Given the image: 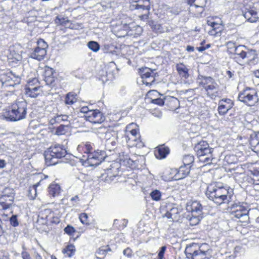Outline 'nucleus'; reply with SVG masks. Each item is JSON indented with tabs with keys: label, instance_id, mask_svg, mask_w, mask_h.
<instances>
[{
	"label": "nucleus",
	"instance_id": "1",
	"mask_svg": "<svg viewBox=\"0 0 259 259\" xmlns=\"http://www.w3.org/2000/svg\"><path fill=\"white\" fill-rule=\"evenodd\" d=\"M27 106L26 102L23 99L16 100L5 115V118L13 121L25 118L27 113Z\"/></svg>",
	"mask_w": 259,
	"mask_h": 259
},
{
	"label": "nucleus",
	"instance_id": "2",
	"mask_svg": "<svg viewBox=\"0 0 259 259\" xmlns=\"http://www.w3.org/2000/svg\"><path fill=\"white\" fill-rule=\"evenodd\" d=\"M124 138L129 147L141 148L144 146V143L140 139V135L137 128V125L134 123L126 126Z\"/></svg>",
	"mask_w": 259,
	"mask_h": 259
},
{
	"label": "nucleus",
	"instance_id": "3",
	"mask_svg": "<svg viewBox=\"0 0 259 259\" xmlns=\"http://www.w3.org/2000/svg\"><path fill=\"white\" fill-rule=\"evenodd\" d=\"M67 151L63 145H55L45 151L44 156L46 164L49 166L58 163V159L65 157Z\"/></svg>",
	"mask_w": 259,
	"mask_h": 259
},
{
	"label": "nucleus",
	"instance_id": "4",
	"mask_svg": "<svg viewBox=\"0 0 259 259\" xmlns=\"http://www.w3.org/2000/svg\"><path fill=\"white\" fill-rule=\"evenodd\" d=\"M198 83L211 99H214L220 95L219 85L212 77L201 76L198 78Z\"/></svg>",
	"mask_w": 259,
	"mask_h": 259
},
{
	"label": "nucleus",
	"instance_id": "5",
	"mask_svg": "<svg viewBox=\"0 0 259 259\" xmlns=\"http://www.w3.org/2000/svg\"><path fill=\"white\" fill-rule=\"evenodd\" d=\"M194 149L200 160L209 162L212 159L213 149L206 141H202L198 143Z\"/></svg>",
	"mask_w": 259,
	"mask_h": 259
},
{
	"label": "nucleus",
	"instance_id": "6",
	"mask_svg": "<svg viewBox=\"0 0 259 259\" xmlns=\"http://www.w3.org/2000/svg\"><path fill=\"white\" fill-rule=\"evenodd\" d=\"M238 98L240 101L249 106L254 105L258 100L256 91L250 88H247L240 92Z\"/></svg>",
	"mask_w": 259,
	"mask_h": 259
},
{
	"label": "nucleus",
	"instance_id": "7",
	"mask_svg": "<svg viewBox=\"0 0 259 259\" xmlns=\"http://www.w3.org/2000/svg\"><path fill=\"white\" fill-rule=\"evenodd\" d=\"M228 51L234 55V58L237 61H240L249 57L250 52L246 51V48L243 45L236 46L234 43L229 42L228 44Z\"/></svg>",
	"mask_w": 259,
	"mask_h": 259
},
{
	"label": "nucleus",
	"instance_id": "8",
	"mask_svg": "<svg viewBox=\"0 0 259 259\" xmlns=\"http://www.w3.org/2000/svg\"><path fill=\"white\" fill-rule=\"evenodd\" d=\"M120 164L116 162L113 163L110 168L107 169L106 171L102 174L101 176L102 180L107 183H110L114 180L115 178L118 177V179L121 178V174L119 175Z\"/></svg>",
	"mask_w": 259,
	"mask_h": 259
},
{
	"label": "nucleus",
	"instance_id": "9",
	"mask_svg": "<svg viewBox=\"0 0 259 259\" xmlns=\"http://www.w3.org/2000/svg\"><path fill=\"white\" fill-rule=\"evenodd\" d=\"M140 76L142 78V81L146 85H151L154 83L155 77L157 74L155 70H152L148 67L140 69Z\"/></svg>",
	"mask_w": 259,
	"mask_h": 259
},
{
	"label": "nucleus",
	"instance_id": "10",
	"mask_svg": "<svg viewBox=\"0 0 259 259\" xmlns=\"http://www.w3.org/2000/svg\"><path fill=\"white\" fill-rule=\"evenodd\" d=\"M182 209L176 204H171L167 206L164 217L172 222H178L181 217Z\"/></svg>",
	"mask_w": 259,
	"mask_h": 259
},
{
	"label": "nucleus",
	"instance_id": "11",
	"mask_svg": "<svg viewBox=\"0 0 259 259\" xmlns=\"http://www.w3.org/2000/svg\"><path fill=\"white\" fill-rule=\"evenodd\" d=\"M37 45L38 46L31 53L30 56L33 59L40 61L44 59L47 54L46 49L48 48V45L42 39L37 41Z\"/></svg>",
	"mask_w": 259,
	"mask_h": 259
},
{
	"label": "nucleus",
	"instance_id": "12",
	"mask_svg": "<svg viewBox=\"0 0 259 259\" xmlns=\"http://www.w3.org/2000/svg\"><path fill=\"white\" fill-rule=\"evenodd\" d=\"M105 158L104 151L97 150L88 155L86 162L90 166H97L100 164Z\"/></svg>",
	"mask_w": 259,
	"mask_h": 259
},
{
	"label": "nucleus",
	"instance_id": "13",
	"mask_svg": "<svg viewBox=\"0 0 259 259\" xmlns=\"http://www.w3.org/2000/svg\"><path fill=\"white\" fill-rule=\"evenodd\" d=\"M118 159L120 167L122 165L131 169H135L137 167L138 161L132 158L127 152H121L119 153Z\"/></svg>",
	"mask_w": 259,
	"mask_h": 259
},
{
	"label": "nucleus",
	"instance_id": "14",
	"mask_svg": "<svg viewBox=\"0 0 259 259\" xmlns=\"http://www.w3.org/2000/svg\"><path fill=\"white\" fill-rule=\"evenodd\" d=\"M1 81L4 87H15L16 85L20 84L21 79L19 76H16L11 72L4 74L2 76Z\"/></svg>",
	"mask_w": 259,
	"mask_h": 259
},
{
	"label": "nucleus",
	"instance_id": "15",
	"mask_svg": "<svg viewBox=\"0 0 259 259\" xmlns=\"http://www.w3.org/2000/svg\"><path fill=\"white\" fill-rule=\"evenodd\" d=\"M232 214L236 218H242V222H245L249 219L248 216V210L245 207L241 205L233 204L231 205Z\"/></svg>",
	"mask_w": 259,
	"mask_h": 259
},
{
	"label": "nucleus",
	"instance_id": "16",
	"mask_svg": "<svg viewBox=\"0 0 259 259\" xmlns=\"http://www.w3.org/2000/svg\"><path fill=\"white\" fill-rule=\"evenodd\" d=\"M84 117L87 121L93 123H101L105 120V117L98 110H90Z\"/></svg>",
	"mask_w": 259,
	"mask_h": 259
},
{
	"label": "nucleus",
	"instance_id": "17",
	"mask_svg": "<svg viewBox=\"0 0 259 259\" xmlns=\"http://www.w3.org/2000/svg\"><path fill=\"white\" fill-rule=\"evenodd\" d=\"M211 252L207 244H202L191 259H211Z\"/></svg>",
	"mask_w": 259,
	"mask_h": 259
},
{
	"label": "nucleus",
	"instance_id": "18",
	"mask_svg": "<svg viewBox=\"0 0 259 259\" xmlns=\"http://www.w3.org/2000/svg\"><path fill=\"white\" fill-rule=\"evenodd\" d=\"M234 103L230 99H223L219 102L218 110L219 114L221 115H224L233 106Z\"/></svg>",
	"mask_w": 259,
	"mask_h": 259
},
{
	"label": "nucleus",
	"instance_id": "19",
	"mask_svg": "<svg viewBox=\"0 0 259 259\" xmlns=\"http://www.w3.org/2000/svg\"><path fill=\"white\" fill-rule=\"evenodd\" d=\"M188 211L191 212L192 215H201L202 212V206L197 201L188 202L186 206Z\"/></svg>",
	"mask_w": 259,
	"mask_h": 259
},
{
	"label": "nucleus",
	"instance_id": "20",
	"mask_svg": "<svg viewBox=\"0 0 259 259\" xmlns=\"http://www.w3.org/2000/svg\"><path fill=\"white\" fill-rule=\"evenodd\" d=\"M56 73L51 68L46 67L44 72V80L46 84L51 86L55 85Z\"/></svg>",
	"mask_w": 259,
	"mask_h": 259
},
{
	"label": "nucleus",
	"instance_id": "21",
	"mask_svg": "<svg viewBox=\"0 0 259 259\" xmlns=\"http://www.w3.org/2000/svg\"><path fill=\"white\" fill-rule=\"evenodd\" d=\"M208 199L217 205L223 203L228 204L231 199V195H208Z\"/></svg>",
	"mask_w": 259,
	"mask_h": 259
},
{
	"label": "nucleus",
	"instance_id": "22",
	"mask_svg": "<svg viewBox=\"0 0 259 259\" xmlns=\"http://www.w3.org/2000/svg\"><path fill=\"white\" fill-rule=\"evenodd\" d=\"M200 246L198 244L192 243L188 244L185 250V254L188 259H191Z\"/></svg>",
	"mask_w": 259,
	"mask_h": 259
},
{
	"label": "nucleus",
	"instance_id": "23",
	"mask_svg": "<svg viewBox=\"0 0 259 259\" xmlns=\"http://www.w3.org/2000/svg\"><path fill=\"white\" fill-rule=\"evenodd\" d=\"M13 195H2L0 197V206L3 209L10 208L14 201Z\"/></svg>",
	"mask_w": 259,
	"mask_h": 259
},
{
	"label": "nucleus",
	"instance_id": "24",
	"mask_svg": "<svg viewBox=\"0 0 259 259\" xmlns=\"http://www.w3.org/2000/svg\"><path fill=\"white\" fill-rule=\"evenodd\" d=\"M165 104L169 110H175L180 107L179 100L172 96H167L165 98Z\"/></svg>",
	"mask_w": 259,
	"mask_h": 259
},
{
	"label": "nucleus",
	"instance_id": "25",
	"mask_svg": "<svg viewBox=\"0 0 259 259\" xmlns=\"http://www.w3.org/2000/svg\"><path fill=\"white\" fill-rule=\"evenodd\" d=\"M208 24L211 27V29L209 31V34L213 36H220L223 30V26L214 22L208 21Z\"/></svg>",
	"mask_w": 259,
	"mask_h": 259
},
{
	"label": "nucleus",
	"instance_id": "26",
	"mask_svg": "<svg viewBox=\"0 0 259 259\" xmlns=\"http://www.w3.org/2000/svg\"><path fill=\"white\" fill-rule=\"evenodd\" d=\"M40 93V86L32 87L31 84H30L25 88V94L31 98H36Z\"/></svg>",
	"mask_w": 259,
	"mask_h": 259
},
{
	"label": "nucleus",
	"instance_id": "27",
	"mask_svg": "<svg viewBox=\"0 0 259 259\" xmlns=\"http://www.w3.org/2000/svg\"><path fill=\"white\" fill-rule=\"evenodd\" d=\"M218 188L219 186L215 183L211 184L209 185H207L206 184H204L200 187L201 192L205 193V194L217 193Z\"/></svg>",
	"mask_w": 259,
	"mask_h": 259
},
{
	"label": "nucleus",
	"instance_id": "28",
	"mask_svg": "<svg viewBox=\"0 0 259 259\" xmlns=\"http://www.w3.org/2000/svg\"><path fill=\"white\" fill-rule=\"evenodd\" d=\"M243 15L247 21L251 23L256 22L258 19L257 12L252 9L245 12Z\"/></svg>",
	"mask_w": 259,
	"mask_h": 259
},
{
	"label": "nucleus",
	"instance_id": "29",
	"mask_svg": "<svg viewBox=\"0 0 259 259\" xmlns=\"http://www.w3.org/2000/svg\"><path fill=\"white\" fill-rule=\"evenodd\" d=\"M136 4L133 5L131 6V9H142L143 10H150V2L149 0H140L138 2H135Z\"/></svg>",
	"mask_w": 259,
	"mask_h": 259
},
{
	"label": "nucleus",
	"instance_id": "30",
	"mask_svg": "<svg viewBox=\"0 0 259 259\" xmlns=\"http://www.w3.org/2000/svg\"><path fill=\"white\" fill-rule=\"evenodd\" d=\"M169 153V149L167 147L160 146L157 147L155 151V156L157 158L162 159L165 158Z\"/></svg>",
	"mask_w": 259,
	"mask_h": 259
},
{
	"label": "nucleus",
	"instance_id": "31",
	"mask_svg": "<svg viewBox=\"0 0 259 259\" xmlns=\"http://www.w3.org/2000/svg\"><path fill=\"white\" fill-rule=\"evenodd\" d=\"M68 116L66 115L61 114L56 115L50 119L49 123L51 125H53L55 123H60L62 121L68 122L69 123V121H68Z\"/></svg>",
	"mask_w": 259,
	"mask_h": 259
},
{
	"label": "nucleus",
	"instance_id": "32",
	"mask_svg": "<svg viewBox=\"0 0 259 259\" xmlns=\"http://www.w3.org/2000/svg\"><path fill=\"white\" fill-rule=\"evenodd\" d=\"M177 70L179 75L184 78H187L189 76L188 69L183 64L177 65Z\"/></svg>",
	"mask_w": 259,
	"mask_h": 259
},
{
	"label": "nucleus",
	"instance_id": "33",
	"mask_svg": "<svg viewBox=\"0 0 259 259\" xmlns=\"http://www.w3.org/2000/svg\"><path fill=\"white\" fill-rule=\"evenodd\" d=\"M117 141V136L114 134V137L112 139L109 141H106L105 146L106 149L110 151L113 150L116 147Z\"/></svg>",
	"mask_w": 259,
	"mask_h": 259
},
{
	"label": "nucleus",
	"instance_id": "34",
	"mask_svg": "<svg viewBox=\"0 0 259 259\" xmlns=\"http://www.w3.org/2000/svg\"><path fill=\"white\" fill-rule=\"evenodd\" d=\"M206 4V0H188V4L190 6H194L195 8H204Z\"/></svg>",
	"mask_w": 259,
	"mask_h": 259
},
{
	"label": "nucleus",
	"instance_id": "35",
	"mask_svg": "<svg viewBox=\"0 0 259 259\" xmlns=\"http://www.w3.org/2000/svg\"><path fill=\"white\" fill-rule=\"evenodd\" d=\"M61 192L60 186L56 183H52L49 187L50 194H59Z\"/></svg>",
	"mask_w": 259,
	"mask_h": 259
},
{
	"label": "nucleus",
	"instance_id": "36",
	"mask_svg": "<svg viewBox=\"0 0 259 259\" xmlns=\"http://www.w3.org/2000/svg\"><path fill=\"white\" fill-rule=\"evenodd\" d=\"M75 251V246L72 244L68 245L62 251L63 253H66L69 257L73 255Z\"/></svg>",
	"mask_w": 259,
	"mask_h": 259
},
{
	"label": "nucleus",
	"instance_id": "37",
	"mask_svg": "<svg viewBox=\"0 0 259 259\" xmlns=\"http://www.w3.org/2000/svg\"><path fill=\"white\" fill-rule=\"evenodd\" d=\"M217 193L222 194H231L233 192V189L227 186L223 187L219 185Z\"/></svg>",
	"mask_w": 259,
	"mask_h": 259
},
{
	"label": "nucleus",
	"instance_id": "38",
	"mask_svg": "<svg viewBox=\"0 0 259 259\" xmlns=\"http://www.w3.org/2000/svg\"><path fill=\"white\" fill-rule=\"evenodd\" d=\"M190 167L186 166H181L179 169L178 174L181 176L180 179L185 177L190 172Z\"/></svg>",
	"mask_w": 259,
	"mask_h": 259
},
{
	"label": "nucleus",
	"instance_id": "39",
	"mask_svg": "<svg viewBox=\"0 0 259 259\" xmlns=\"http://www.w3.org/2000/svg\"><path fill=\"white\" fill-rule=\"evenodd\" d=\"M194 157L191 155H186L184 156L183 159V164L185 166L191 167V165L194 162Z\"/></svg>",
	"mask_w": 259,
	"mask_h": 259
},
{
	"label": "nucleus",
	"instance_id": "40",
	"mask_svg": "<svg viewBox=\"0 0 259 259\" xmlns=\"http://www.w3.org/2000/svg\"><path fill=\"white\" fill-rule=\"evenodd\" d=\"M126 175L128 176H130V177H128L127 179L124 181V182L128 185H131L132 186L136 185L137 183V180L134 178L136 175L132 172L130 175Z\"/></svg>",
	"mask_w": 259,
	"mask_h": 259
},
{
	"label": "nucleus",
	"instance_id": "41",
	"mask_svg": "<svg viewBox=\"0 0 259 259\" xmlns=\"http://www.w3.org/2000/svg\"><path fill=\"white\" fill-rule=\"evenodd\" d=\"M99 79L102 81L103 83L106 82L110 80L112 77V73H107V72H104L102 70L99 74Z\"/></svg>",
	"mask_w": 259,
	"mask_h": 259
},
{
	"label": "nucleus",
	"instance_id": "42",
	"mask_svg": "<svg viewBox=\"0 0 259 259\" xmlns=\"http://www.w3.org/2000/svg\"><path fill=\"white\" fill-rule=\"evenodd\" d=\"M68 125L61 124L57 127L56 130V134L57 135H63L66 134L67 130H68Z\"/></svg>",
	"mask_w": 259,
	"mask_h": 259
},
{
	"label": "nucleus",
	"instance_id": "43",
	"mask_svg": "<svg viewBox=\"0 0 259 259\" xmlns=\"http://www.w3.org/2000/svg\"><path fill=\"white\" fill-rule=\"evenodd\" d=\"M149 23L153 31L158 33L163 32L164 30L160 24L155 23L153 21H149Z\"/></svg>",
	"mask_w": 259,
	"mask_h": 259
},
{
	"label": "nucleus",
	"instance_id": "44",
	"mask_svg": "<svg viewBox=\"0 0 259 259\" xmlns=\"http://www.w3.org/2000/svg\"><path fill=\"white\" fill-rule=\"evenodd\" d=\"M75 96L76 95H74L71 93L67 94L65 100V103L68 105L73 104L76 100Z\"/></svg>",
	"mask_w": 259,
	"mask_h": 259
},
{
	"label": "nucleus",
	"instance_id": "45",
	"mask_svg": "<svg viewBox=\"0 0 259 259\" xmlns=\"http://www.w3.org/2000/svg\"><path fill=\"white\" fill-rule=\"evenodd\" d=\"M106 255V253L104 247L98 248L95 253V257L97 259H102Z\"/></svg>",
	"mask_w": 259,
	"mask_h": 259
},
{
	"label": "nucleus",
	"instance_id": "46",
	"mask_svg": "<svg viewBox=\"0 0 259 259\" xmlns=\"http://www.w3.org/2000/svg\"><path fill=\"white\" fill-rule=\"evenodd\" d=\"M88 46L89 49L95 52H98L100 49L99 44L94 41H90L88 44Z\"/></svg>",
	"mask_w": 259,
	"mask_h": 259
},
{
	"label": "nucleus",
	"instance_id": "47",
	"mask_svg": "<svg viewBox=\"0 0 259 259\" xmlns=\"http://www.w3.org/2000/svg\"><path fill=\"white\" fill-rule=\"evenodd\" d=\"M131 25L132 26L130 27V28H131V31H135L134 33H131V34L139 35L142 33L143 29L141 26L139 25H135L133 24H132Z\"/></svg>",
	"mask_w": 259,
	"mask_h": 259
},
{
	"label": "nucleus",
	"instance_id": "48",
	"mask_svg": "<svg viewBox=\"0 0 259 259\" xmlns=\"http://www.w3.org/2000/svg\"><path fill=\"white\" fill-rule=\"evenodd\" d=\"M114 134L117 136V133L110 128L102 139H105L106 141H109L114 137Z\"/></svg>",
	"mask_w": 259,
	"mask_h": 259
},
{
	"label": "nucleus",
	"instance_id": "49",
	"mask_svg": "<svg viewBox=\"0 0 259 259\" xmlns=\"http://www.w3.org/2000/svg\"><path fill=\"white\" fill-rule=\"evenodd\" d=\"M110 127L100 126L97 129L96 133L100 138H102L105 134L108 131Z\"/></svg>",
	"mask_w": 259,
	"mask_h": 259
},
{
	"label": "nucleus",
	"instance_id": "50",
	"mask_svg": "<svg viewBox=\"0 0 259 259\" xmlns=\"http://www.w3.org/2000/svg\"><path fill=\"white\" fill-rule=\"evenodd\" d=\"M201 215H192L188 219L190 221V224L192 225L197 224L200 220Z\"/></svg>",
	"mask_w": 259,
	"mask_h": 259
},
{
	"label": "nucleus",
	"instance_id": "51",
	"mask_svg": "<svg viewBox=\"0 0 259 259\" xmlns=\"http://www.w3.org/2000/svg\"><path fill=\"white\" fill-rule=\"evenodd\" d=\"M10 224L14 227H16L19 225V222L17 219V215H12L10 218Z\"/></svg>",
	"mask_w": 259,
	"mask_h": 259
},
{
	"label": "nucleus",
	"instance_id": "52",
	"mask_svg": "<svg viewBox=\"0 0 259 259\" xmlns=\"http://www.w3.org/2000/svg\"><path fill=\"white\" fill-rule=\"evenodd\" d=\"M79 219H80V222L83 224H86V225L89 224L88 220V215L87 213H81L79 215Z\"/></svg>",
	"mask_w": 259,
	"mask_h": 259
},
{
	"label": "nucleus",
	"instance_id": "53",
	"mask_svg": "<svg viewBox=\"0 0 259 259\" xmlns=\"http://www.w3.org/2000/svg\"><path fill=\"white\" fill-rule=\"evenodd\" d=\"M250 143L252 146L257 147L259 146V133L254 138L250 140Z\"/></svg>",
	"mask_w": 259,
	"mask_h": 259
},
{
	"label": "nucleus",
	"instance_id": "54",
	"mask_svg": "<svg viewBox=\"0 0 259 259\" xmlns=\"http://www.w3.org/2000/svg\"><path fill=\"white\" fill-rule=\"evenodd\" d=\"M64 231L65 233L69 235H72L73 233L75 232V229L70 225H67V227L64 228Z\"/></svg>",
	"mask_w": 259,
	"mask_h": 259
},
{
	"label": "nucleus",
	"instance_id": "55",
	"mask_svg": "<svg viewBox=\"0 0 259 259\" xmlns=\"http://www.w3.org/2000/svg\"><path fill=\"white\" fill-rule=\"evenodd\" d=\"M161 195H147L145 197V199L147 201H149L150 199L158 201L161 199Z\"/></svg>",
	"mask_w": 259,
	"mask_h": 259
},
{
	"label": "nucleus",
	"instance_id": "56",
	"mask_svg": "<svg viewBox=\"0 0 259 259\" xmlns=\"http://www.w3.org/2000/svg\"><path fill=\"white\" fill-rule=\"evenodd\" d=\"M152 102L154 104H157L158 105H163L165 104V98L164 99L161 98H157L153 99Z\"/></svg>",
	"mask_w": 259,
	"mask_h": 259
},
{
	"label": "nucleus",
	"instance_id": "57",
	"mask_svg": "<svg viewBox=\"0 0 259 259\" xmlns=\"http://www.w3.org/2000/svg\"><path fill=\"white\" fill-rule=\"evenodd\" d=\"M82 149H83V150L84 151V152L85 153H87L88 154V155L89 153H92L91 152V151L92 150V147L91 145L89 143H87L84 145V147H82Z\"/></svg>",
	"mask_w": 259,
	"mask_h": 259
},
{
	"label": "nucleus",
	"instance_id": "58",
	"mask_svg": "<svg viewBox=\"0 0 259 259\" xmlns=\"http://www.w3.org/2000/svg\"><path fill=\"white\" fill-rule=\"evenodd\" d=\"M166 249V247L165 246H163L160 247V250L158 252V256L159 259H163L164 254L165 252V250Z\"/></svg>",
	"mask_w": 259,
	"mask_h": 259
},
{
	"label": "nucleus",
	"instance_id": "59",
	"mask_svg": "<svg viewBox=\"0 0 259 259\" xmlns=\"http://www.w3.org/2000/svg\"><path fill=\"white\" fill-rule=\"evenodd\" d=\"M30 84H31L32 87L39 86L38 80L34 78L28 82L27 86H29Z\"/></svg>",
	"mask_w": 259,
	"mask_h": 259
},
{
	"label": "nucleus",
	"instance_id": "60",
	"mask_svg": "<svg viewBox=\"0 0 259 259\" xmlns=\"http://www.w3.org/2000/svg\"><path fill=\"white\" fill-rule=\"evenodd\" d=\"M42 180H39L38 182H37L36 184L33 185L32 187H31L30 188V193H31L33 191H34V192L35 193V194H37V191H36V188L37 186H38L41 182Z\"/></svg>",
	"mask_w": 259,
	"mask_h": 259
},
{
	"label": "nucleus",
	"instance_id": "61",
	"mask_svg": "<svg viewBox=\"0 0 259 259\" xmlns=\"http://www.w3.org/2000/svg\"><path fill=\"white\" fill-rule=\"evenodd\" d=\"M21 254L23 259H32L29 253L26 251H22Z\"/></svg>",
	"mask_w": 259,
	"mask_h": 259
},
{
	"label": "nucleus",
	"instance_id": "62",
	"mask_svg": "<svg viewBox=\"0 0 259 259\" xmlns=\"http://www.w3.org/2000/svg\"><path fill=\"white\" fill-rule=\"evenodd\" d=\"M132 252V250L129 248H127L123 251V254L127 257H130L131 256Z\"/></svg>",
	"mask_w": 259,
	"mask_h": 259
},
{
	"label": "nucleus",
	"instance_id": "63",
	"mask_svg": "<svg viewBox=\"0 0 259 259\" xmlns=\"http://www.w3.org/2000/svg\"><path fill=\"white\" fill-rule=\"evenodd\" d=\"M22 56L19 54H15V55L12 58V59L14 60L13 61H16V62L21 61L22 60Z\"/></svg>",
	"mask_w": 259,
	"mask_h": 259
},
{
	"label": "nucleus",
	"instance_id": "64",
	"mask_svg": "<svg viewBox=\"0 0 259 259\" xmlns=\"http://www.w3.org/2000/svg\"><path fill=\"white\" fill-rule=\"evenodd\" d=\"M65 22V19L64 18H60L59 16H57L55 19V22L58 24H62Z\"/></svg>",
	"mask_w": 259,
	"mask_h": 259
}]
</instances>
